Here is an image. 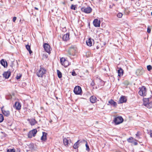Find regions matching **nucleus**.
Returning <instances> with one entry per match:
<instances>
[{"label":"nucleus","mask_w":152,"mask_h":152,"mask_svg":"<svg viewBox=\"0 0 152 152\" xmlns=\"http://www.w3.org/2000/svg\"><path fill=\"white\" fill-rule=\"evenodd\" d=\"M140 138L139 135V137H138V138H137V139H139Z\"/></svg>","instance_id":"46"},{"label":"nucleus","mask_w":152,"mask_h":152,"mask_svg":"<svg viewBox=\"0 0 152 152\" xmlns=\"http://www.w3.org/2000/svg\"><path fill=\"white\" fill-rule=\"evenodd\" d=\"M133 137H130L127 139V141L129 142L132 143L133 142Z\"/></svg>","instance_id":"31"},{"label":"nucleus","mask_w":152,"mask_h":152,"mask_svg":"<svg viewBox=\"0 0 152 152\" xmlns=\"http://www.w3.org/2000/svg\"><path fill=\"white\" fill-rule=\"evenodd\" d=\"M82 91L81 87L78 86H75L74 90L75 94L77 95H80L81 94Z\"/></svg>","instance_id":"3"},{"label":"nucleus","mask_w":152,"mask_h":152,"mask_svg":"<svg viewBox=\"0 0 152 152\" xmlns=\"http://www.w3.org/2000/svg\"><path fill=\"white\" fill-rule=\"evenodd\" d=\"M149 102L148 98H144L143 99V104L144 106H146V105Z\"/></svg>","instance_id":"23"},{"label":"nucleus","mask_w":152,"mask_h":152,"mask_svg":"<svg viewBox=\"0 0 152 152\" xmlns=\"http://www.w3.org/2000/svg\"><path fill=\"white\" fill-rule=\"evenodd\" d=\"M147 70L148 71H150L152 69V66L150 65H148L147 66Z\"/></svg>","instance_id":"34"},{"label":"nucleus","mask_w":152,"mask_h":152,"mask_svg":"<svg viewBox=\"0 0 152 152\" xmlns=\"http://www.w3.org/2000/svg\"><path fill=\"white\" fill-rule=\"evenodd\" d=\"M26 47L27 49L29 51V53L31 54L32 52L31 50L30 46L27 45H26Z\"/></svg>","instance_id":"26"},{"label":"nucleus","mask_w":152,"mask_h":152,"mask_svg":"<svg viewBox=\"0 0 152 152\" xmlns=\"http://www.w3.org/2000/svg\"><path fill=\"white\" fill-rule=\"evenodd\" d=\"M2 111L4 115L6 116H8L10 114V111L8 110H2Z\"/></svg>","instance_id":"15"},{"label":"nucleus","mask_w":152,"mask_h":152,"mask_svg":"<svg viewBox=\"0 0 152 152\" xmlns=\"http://www.w3.org/2000/svg\"><path fill=\"white\" fill-rule=\"evenodd\" d=\"M74 49L72 48H70L68 51V53L70 55H74Z\"/></svg>","instance_id":"20"},{"label":"nucleus","mask_w":152,"mask_h":152,"mask_svg":"<svg viewBox=\"0 0 152 152\" xmlns=\"http://www.w3.org/2000/svg\"><path fill=\"white\" fill-rule=\"evenodd\" d=\"M87 45L89 46H91L92 45V42L91 41V38H89L86 42Z\"/></svg>","instance_id":"22"},{"label":"nucleus","mask_w":152,"mask_h":152,"mask_svg":"<svg viewBox=\"0 0 152 152\" xmlns=\"http://www.w3.org/2000/svg\"><path fill=\"white\" fill-rule=\"evenodd\" d=\"M46 70L41 67L37 72V75L39 77H42L43 75L45 73Z\"/></svg>","instance_id":"1"},{"label":"nucleus","mask_w":152,"mask_h":152,"mask_svg":"<svg viewBox=\"0 0 152 152\" xmlns=\"http://www.w3.org/2000/svg\"><path fill=\"white\" fill-rule=\"evenodd\" d=\"M148 108H150L152 107V102H149L146 106H145Z\"/></svg>","instance_id":"28"},{"label":"nucleus","mask_w":152,"mask_h":152,"mask_svg":"<svg viewBox=\"0 0 152 152\" xmlns=\"http://www.w3.org/2000/svg\"><path fill=\"white\" fill-rule=\"evenodd\" d=\"M63 142L65 145H67L68 143V140L66 138L63 139Z\"/></svg>","instance_id":"27"},{"label":"nucleus","mask_w":152,"mask_h":152,"mask_svg":"<svg viewBox=\"0 0 152 152\" xmlns=\"http://www.w3.org/2000/svg\"><path fill=\"white\" fill-rule=\"evenodd\" d=\"M61 64L65 67H66L69 64V62L68 61L63 58H62L60 60Z\"/></svg>","instance_id":"2"},{"label":"nucleus","mask_w":152,"mask_h":152,"mask_svg":"<svg viewBox=\"0 0 152 152\" xmlns=\"http://www.w3.org/2000/svg\"><path fill=\"white\" fill-rule=\"evenodd\" d=\"M43 47L45 50L48 53H50L51 48L50 45L48 44L45 43L44 44Z\"/></svg>","instance_id":"7"},{"label":"nucleus","mask_w":152,"mask_h":152,"mask_svg":"<svg viewBox=\"0 0 152 152\" xmlns=\"http://www.w3.org/2000/svg\"><path fill=\"white\" fill-rule=\"evenodd\" d=\"M16 17H14L13 18L12 20L13 22H15V21L16 20Z\"/></svg>","instance_id":"42"},{"label":"nucleus","mask_w":152,"mask_h":152,"mask_svg":"<svg viewBox=\"0 0 152 152\" xmlns=\"http://www.w3.org/2000/svg\"><path fill=\"white\" fill-rule=\"evenodd\" d=\"M37 132V130L36 129H34L30 131L28 134V138H31L32 137H34Z\"/></svg>","instance_id":"6"},{"label":"nucleus","mask_w":152,"mask_h":152,"mask_svg":"<svg viewBox=\"0 0 152 152\" xmlns=\"http://www.w3.org/2000/svg\"><path fill=\"white\" fill-rule=\"evenodd\" d=\"M91 85L92 86H93L95 85V83L94 80L92 81V82L91 83Z\"/></svg>","instance_id":"40"},{"label":"nucleus","mask_w":152,"mask_h":152,"mask_svg":"<svg viewBox=\"0 0 152 152\" xmlns=\"http://www.w3.org/2000/svg\"><path fill=\"white\" fill-rule=\"evenodd\" d=\"M41 140L43 141H45L46 140V134L45 132H43V135L41 137Z\"/></svg>","instance_id":"24"},{"label":"nucleus","mask_w":152,"mask_h":152,"mask_svg":"<svg viewBox=\"0 0 152 152\" xmlns=\"http://www.w3.org/2000/svg\"><path fill=\"white\" fill-rule=\"evenodd\" d=\"M79 140H78L76 142H75L73 146V147L74 149H76L78 147V145H79Z\"/></svg>","instance_id":"25"},{"label":"nucleus","mask_w":152,"mask_h":152,"mask_svg":"<svg viewBox=\"0 0 152 152\" xmlns=\"http://www.w3.org/2000/svg\"><path fill=\"white\" fill-rule=\"evenodd\" d=\"M15 106L16 109L19 110L21 107L20 104L18 102H16L15 104Z\"/></svg>","instance_id":"17"},{"label":"nucleus","mask_w":152,"mask_h":152,"mask_svg":"<svg viewBox=\"0 0 152 152\" xmlns=\"http://www.w3.org/2000/svg\"><path fill=\"white\" fill-rule=\"evenodd\" d=\"M123 14L121 13H119L117 15V16L119 18H121L122 17Z\"/></svg>","instance_id":"36"},{"label":"nucleus","mask_w":152,"mask_h":152,"mask_svg":"<svg viewBox=\"0 0 152 152\" xmlns=\"http://www.w3.org/2000/svg\"><path fill=\"white\" fill-rule=\"evenodd\" d=\"M144 72V70L143 68L141 67L136 70L135 73L137 75H142Z\"/></svg>","instance_id":"9"},{"label":"nucleus","mask_w":152,"mask_h":152,"mask_svg":"<svg viewBox=\"0 0 152 152\" xmlns=\"http://www.w3.org/2000/svg\"><path fill=\"white\" fill-rule=\"evenodd\" d=\"M108 105H113L114 107H115L117 105V103L114 101L113 99H111L109 101L108 103L107 104Z\"/></svg>","instance_id":"10"},{"label":"nucleus","mask_w":152,"mask_h":152,"mask_svg":"<svg viewBox=\"0 0 152 152\" xmlns=\"http://www.w3.org/2000/svg\"><path fill=\"white\" fill-rule=\"evenodd\" d=\"M139 94L140 95L142 96H145L146 95V88L144 86L142 87L140 89Z\"/></svg>","instance_id":"5"},{"label":"nucleus","mask_w":152,"mask_h":152,"mask_svg":"<svg viewBox=\"0 0 152 152\" xmlns=\"http://www.w3.org/2000/svg\"><path fill=\"white\" fill-rule=\"evenodd\" d=\"M4 120V118L3 115L0 114V123L2 122Z\"/></svg>","instance_id":"32"},{"label":"nucleus","mask_w":152,"mask_h":152,"mask_svg":"<svg viewBox=\"0 0 152 152\" xmlns=\"http://www.w3.org/2000/svg\"><path fill=\"white\" fill-rule=\"evenodd\" d=\"M70 8L72 10H76V9H77V8L76 7V5L72 4Z\"/></svg>","instance_id":"30"},{"label":"nucleus","mask_w":152,"mask_h":152,"mask_svg":"<svg viewBox=\"0 0 152 152\" xmlns=\"http://www.w3.org/2000/svg\"><path fill=\"white\" fill-rule=\"evenodd\" d=\"M34 8L36 10H38V8H37V7H34Z\"/></svg>","instance_id":"45"},{"label":"nucleus","mask_w":152,"mask_h":152,"mask_svg":"<svg viewBox=\"0 0 152 152\" xmlns=\"http://www.w3.org/2000/svg\"><path fill=\"white\" fill-rule=\"evenodd\" d=\"M72 75L73 76H76L77 75L76 74L75 71L72 72Z\"/></svg>","instance_id":"41"},{"label":"nucleus","mask_w":152,"mask_h":152,"mask_svg":"<svg viewBox=\"0 0 152 152\" xmlns=\"http://www.w3.org/2000/svg\"><path fill=\"white\" fill-rule=\"evenodd\" d=\"M93 24L94 26L96 27H99L100 26V21L97 19H95L93 21Z\"/></svg>","instance_id":"11"},{"label":"nucleus","mask_w":152,"mask_h":152,"mask_svg":"<svg viewBox=\"0 0 152 152\" xmlns=\"http://www.w3.org/2000/svg\"><path fill=\"white\" fill-rule=\"evenodd\" d=\"M123 121V118L120 116L115 117L114 119V122L116 124H118L122 122Z\"/></svg>","instance_id":"4"},{"label":"nucleus","mask_w":152,"mask_h":152,"mask_svg":"<svg viewBox=\"0 0 152 152\" xmlns=\"http://www.w3.org/2000/svg\"><path fill=\"white\" fill-rule=\"evenodd\" d=\"M69 33H67L65 34L62 37L64 41H66L69 39Z\"/></svg>","instance_id":"13"},{"label":"nucleus","mask_w":152,"mask_h":152,"mask_svg":"<svg viewBox=\"0 0 152 152\" xmlns=\"http://www.w3.org/2000/svg\"><path fill=\"white\" fill-rule=\"evenodd\" d=\"M148 134L150 135V137L152 138V130H150L148 132Z\"/></svg>","instance_id":"35"},{"label":"nucleus","mask_w":152,"mask_h":152,"mask_svg":"<svg viewBox=\"0 0 152 152\" xmlns=\"http://www.w3.org/2000/svg\"><path fill=\"white\" fill-rule=\"evenodd\" d=\"M57 72L58 75V76L59 78H61L62 77V74L61 72L59 70H57Z\"/></svg>","instance_id":"29"},{"label":"nucleus","mask_w":152,"mask_h":152,"mask_svg":"<svg viewBox=\"0 0 152 152\" xmlns=\"http://www.w3.org/2000/svg\"><path fill=\"white\" fill-rule=\"evenodd\" d=\"M86 150L88 151H89L90 150V149L89 148V147L87 144V143H86Z\"/></svg>","instance_id":"37"},{"label":"nucleus","mask_w":152,"mask_h":152,"mask_svg":"<svg viewBox=\"0 0 152 152\" xmlns=\"http://www.w3.org/2000/svg\"><path fill=\"white\" fill-rule=\"evenodd\" d=\"M133 143L134 145H137L138 144L137 143V142H134Z\"/></svg>","instance_id":"44"},{"label":"nucleus","mask_w":152,"mask_h":152,"mask_svg":"<svg viewBox=\"0 0 152 152\" xmlns=\"http://www.w3.org/2000/svg\"><path fill=\"white\" fill-rule=\"evenodd\" d=\"M151 30L150 28H149V27H148L147 28V32L148 33H150L151 32Z\"/></svg>","instance_id":"39"},{"label":"nucleus","mask_w":152,"mask_h":152,"mask_svg":"<svg viewBox=\"0 0 152 152\" xmlns=\"http://www.w3.org/2000/svg\"><path fill=\"white\" fill-rule=\"evenodd\" d=\"M1 64L4 67L7 66V63L6 61H5L3 59H1Z\"/></svg>","instance_id":"18"},{"label":"nucleus","mask_w":152,"mask_h":152,"mask_svg":"<svg viewBox=\"0 0 152 152\" xmlns=\"http://www.w3.org/2000/svg\"><path fill=\"white\" fill-rule=\"evenodd\" d=\"M10 71L4 72L3 74V76L6 79H8L10 75Z\"/></svg>","instance_id":"12"},{"label":"nucleus","mask_w":152,"mask_h":152,"mask_svg":"<svg viewBox=\"0 0 152 152\" xmlns=\"http://www.w3.org/2000/svg\"><path fill=\"white\" fill-rule=\"evenodd\" d=\"M92 10V9L90 7H83L81 8L82 11L86 13H91Z\"/></svg>","instance_id":"8"},{"label":"nucleus","mask_w":152,"mask_h":152,"mask_svg":"<svg viewBox=\"0 0 152 152\" xmlns=\"http://www.w3.org/2000/svg\"><path fill=\"white\" fill-rule=\"evenodd\" d=\"M151 15H152V12H151Z\"/></svg>","instance_id":"47"},{"label":"nucleus","mask_w":152,"mask_h":152,"mask_svg":"<svg viewBox=\"0 0 152 152\" xmlns=\"http://www.w3.org/2000/svg\"><path fill=\"white\" fill-rule=\"evenodd\" d=\"M29 122L31 125H34L37 123V121L34 119L32 118L29 120Z\"/></svg>","instance_id":"21"},{"label":"nucleus","mask_w":152,"mask_h":152,"mask_svg":"<svg viewBox=\"0 0 152 152\" xmlns=\"http://www.w3.org/2000/svg\"><path fill=\"white\" fill-rule=\"evenodd\" d=\"M123 70L121 68H120L118 70V75L119 76H122L123 74Z\"/></svg>","instance_id":"19"},{"label":"nucleus","mask_w":152,"mask_h":152,"mask_svg":"<svg viewBox=\"0 0 152 152\" xmlns=\"http://www.w3.org/2000/svg\"><path fill=\"white\" fill-rule=\"evenodd\" d=\"M126 101V99L124 96H122L119 100V103H122L125 102Z\"/></svg>","instance_id":"14"},{"label":"nucleus","mask_w":152,"mask_h":152,"mask_svg":"<svg viewBox=\"0 0 152 152\" xmlns=\"http://www.w3.org/2000/svg\"><path fill=\"white\" fill-rule=\"evenodd\" d=\"M136 136L137 138H138V137H139V132H138L137 134H136Z\"/></svg>","instance_id":"43"},{"label":"nucleus","mask_w":152,"mask_h":152,"mask_svg":"<svg viewBox=\"0 0 152 152\" xmlns=\"http://www.w3.org/2000/svg\"><path fill=\"white\" fill-rule=\"evenodd\" d=\"M21 75L20 74L19 75H17L16 77V78L17 80L19 79L21 77Z\"/></svg>","instance_id":"38"},{"label":"nucleus","mask_w":152,"mask_h":152,"mask_svg":"<svg viewBox=\"0 0 152 152\" xmlns=\"http://www.w3.org/2000/svg\"><path fill=\"white\" fill-rule=\"evenodd\" d=\"M7 152H15V150L14 148L8 149L7 150Z\"/></svg>","instance_id":"33"},{"label":"nucleus","mask_w":152,"mask_h":152,"mask_svg":"<svg viewBox=\"0 0 152 152\" xmlns=\"http://www.w3.org/2000/svg\"><path fill=\"white\" fill-rule=\"evenodd\" d=\"M96 97L94 96H91L90 99V101L92 103H94L96 102Z\"/></svg>","instance_id":"16"}]
</instances>
